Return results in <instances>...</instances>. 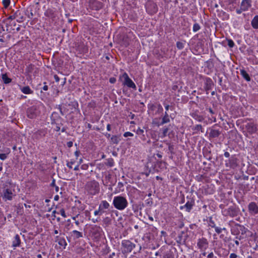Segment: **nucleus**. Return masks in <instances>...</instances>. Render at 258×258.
<instances>
[{
    "label": "nucleus",
    "mask_w": 258,
    "mask_h": 258,
    "mask_svg": "<svg viewBox=\"0 0 258 258\" xmlns=\"http://www.w3.org/2000/svg\"><path fill=\"white\" fill-rule=\"evenodd\" d=\"M113 205L116 209L123 210L127 207L128 202L125 198L119 196L114 198Z\"/></svg>",
    "instance_id": "f257e3e1"
},
{
    "label": "nucleus",
    "mask_w": 258,
    "mask_h": 258,
    "mask_svg": "<svg viewBox=\"0 0 258 258\" xmlns=\"http://www.w3.org/2000/svg\"><path fill=\"white\" fill-rule=\"evenodd\" d=\"M86 187L87 190L91 195H95L98 193L100 190L99 183L95 180L88 182Z\"/></svg>",
    "instance_id": "f03ea898"
},
{
    "label": "nucleus",
    "mask_w": 258,
    "mask_h": 258,
    "mask_svg": "<svg viewBox=\"0 0 258 258\" xmlns=\"http://www.w3.org/2000/svg\"><path fill=\"white\" fill-rule=\"evenodd\" d=\"M122 78L124 79L123 85L126 86L128 88H133L135 90L136 89V85L129 78L128 75L126 73H124L122 75Z\"/></svg>",
    "instance_id": "7ed1b4c3"
},
{
    "label": "nucleus",
    "mask_w": 258,
    "mask_h": 258,
    "mask_svg": "<svg viewBox=\"0 0 258 258\" xmlns=\"http://www.w3.org/2000/svg\"><path fill=\"white\" fill-rule=\"evenodd\" d=\"M38 114V111L36 106H32L27 110V115L29 118H34Z\"/></svg>",
    "instance_id": "20e7f679"
},
{
    "label": "nucleus",
    "mask_w": 258,
    "mask_h": 258,
    "mask_svg": "<svg viewBox=\"0 0 258 258\" xmlns=\"http://www.w3.org/2000/svg\"><path fill=\"white\" fill-rule=\"evenodd\" d=\"M122 246L124 248L125 252H131L135 247V245L130 240H124L122 241Z\"/></svg>",
    "instance_id": "39448f33"
},
{
    "label": "nucleus",
    "mask_w": 258,
    "mask_h": 258,
    "mask_svg": "<svg viewBox=\"0 0 258 258\" xmlns=\"http://www.w3.org/2000/svg\"><path fill=\"white\" fill-rule=\"evenodd\" d=\"M197 245L201 250H205L208 247L209 243L206 238H202L198 239Z\"/></svg>",
    "instance_id": "423d86ee"
},
{
    "label": "nucleus",
    "mask_w": 258,
    "mask_h": 258,
    "mask_svg": "<svg viewBox=\"0 0 258 258\" xmlns=\"http://www.w3.org/2000/svg\"><path fill=\"white\" fill-rule=\"evenodd\" d=\"M44 15L52 21H54L57 17V12L53 9H48L45 12Z\"/></svg>",
    "instance_id": "0eeeda50"
},
{
    "label": "nucleus",
    "mask_w": 258,
    "mask_h": 258,
    "mask_svg": "<svg viewBox=\"0 0 258 258\" xmlns=\"http://www.w3.org/2000/svg\"><path fill=\"white\" fill-rule=\"evenodd\" d=\"M248 209L251 214L255 215L258 213V206L254 202L250 203L248 206Z\"/></svg>",
    "instance_id": "6e6552de"
},
{
    "label": "nucleus",
    "mask_w": 258,
    "mask_h": 258,
    "mask_svg": "<svg viewBox=\"0 0 258 258\" xmlns=\"http://www.w3.org/2000/svg\"><path fill=\"white\" fill-rule=\"evenodd\" d=\"M251 0H242L240 5L241 10L244 12L247 11L249 9V8L251 7Z\"/></svg>",
    "instance_id": "1a4fd4ad"
},
{
    "label": "nucleus",
    "mask_w": 258,
    "mask_h": 258,
    "mask_svg": "<svg viewBox=\"0 0 258 258\" xmlns=\"http://www.w3.org/2000/svg\"><path fill=\"white\" fill-rule=\"evenodd\" d=\"M110 207V204L106 201H102L99 205V208L101 213L103 214L106 212V210L108 209Z\"/></svg>",
    "instance_id": "9d476101"
},
{
    "label": "nucleus",
    "mask_w": 258,
    "mask_h": 258,
    "mask_svg": "<svg viewBox=\"0 0 258 258\" xmlns=\"http://www.w3.org/2000/svg\"><path fill=\"white\" fill-rule=\"evenodd\" d=\"M245 128L247 131L251 134L255 133L256 131L255 125L252 122L247 123L245 125Z\"/></svg>",
    "instance_id": "9b49d317"
},
{
    "label": "nucleus",
    "mask_w": 258,
    "mask_h": 258,
    "mask_svg": "<svg viewBox=\"0 0 258 258\" xmlns=\"http://www.w3.org/2000/svg\"><path fill=\"white\" fill-rule=\"evenodd\" d=\"M20 243L21 240L20 236L18 234H16L12 242V247L14 248V249H15L16 247L20 246Z\"/></svg>",
    "instance_id": "f8f14e48"
},
{
    "label": "nucleus",
    "mask_w": 258,
    "mask_h": 258,
    "mask_svg": "<svg viewBox=\"0 0 258 258\" xmlns=\"http://www.w3.org/2000/svg\"><path fill=\"white\" fill-rule=\"evenodd\" d=\"M102 229L100 226L94 225L92 227V232L97 236L100 235Z\"/></svg>",
    "instance_id": "ddd939ff"
},
{
    "label": "nucleus",
    "mask_w": 258,
    "mask_h": 258,
    "mask_svg": "<svg viewBox=\"0 0 258 258\" xmlns=\"http://www.w3.org/2000/svg\"><path fill=\"white\" fill-rule=\"evenodd\" d=\"M170 122L169 116L168 113L165 111L164 116L162 119V121L159 124H157L158 126L163 125L165 123Z\"/></svg>",
    "instance_id": "4468645a"
},
{
    "label": "nucleus",
    "mask_w": 258,
    "mask_h": 258,
    "mask_svg": "<svg viewBox=\"0 0 258 258\" xmlns=\"http://www.w3.org/2000/svg\"><path fill=\"white\" fill-rule=\"evenodd\" d=\"M59 245V248L61 249H64L66 248L67 245V243L64 239V238H62L60 239H58V242H57Z\"/></svg>",
    "instance_id": "2eb2a0df"
},
{
    "label": "nucleus",
    "mask_w": 258,
    "mask_h": 258,
    "mask_svg": "<svg viewBox=\"0 0 258 258\" xmlns=\"http://www.w3.org/2000/svg\"><path fill=\"white\" fill-rule=\"evenodd\" d=\"M240 75L247 82H249L251 80L248 74L244 70H240Z\"/></svg>",
    "instance_id": "dca6fc26"
},
{
    "label": "nucleus",
    "mask_w": 258,
    "mask_h": 258,
    "mask_svg": "<svg viewBox=\"0 0 258 258\" xmlns=\"http://www.w3.org/2000/svg\"><path fill=\"white\" fill-rule=\"evenodd\" d=\"M251 24L253 28L258 29V15L254 17L251 22Z\"/></svg>",
    "instance_id": "f3484780"
},
{
    "label": "nucleus",
    "mask_w": 258,
    "mask_h": 258,
    "mask_svg": "<svg viewBox=\"0 0 258 258\" xmlns=\"http://www.w3.org/2000/svg\"><path fill=\"white\" fill-rule=\"evenodd\" d=\"M4 197L5 199L11 200L13 197V194L11 190L8 189H6L4 194Z\"/></svg>",
    "instance_id": "a211bd4d"
},
{
    "label": "nucleus",
    "mask_w": 258,
    "mask_h": 258,
    "mask_svg": "<svg viewBox=\"0 0 258 258\" xmlns=\"http://www.w3.org/2000/svg\"><path fill=\"white\" fill-rule=\"evenodd\" d=\"M102 7L101 3L94 1L92 3V8L95 10H99Z\"/></svg>",
    "instance_id": "6ab92c4d"
},
{
    "label": "nucleus",
    "mask_w": 258,
    "mask_h": 258,
    "mask_svg": "<svg viewBox=\"0 0 258 258\" xmlns=\"http://www.w3.org/2000/svg\"><path fill=\"white\" fill-rule=\"evenodd\" d=\"M21 91L25 94H30L33 93V91L31 90L29 86H25L21 89Z\"/></svg>",
    "instance_id": "aec40b11"
},
{
    "label": "nucleus",
    "mask_w": 258,
    "mask_h": 258,
    "mask_svg": "<svg viewBox=\"0 0 258 258\" xmlns=\"http://www.w3.org/2000/svg\"><path fill=\"white\" fill-rule=\"evenodd\" d=\"M2 79L5 84H9L12 81V79L9 78L6 74L2 75Z\"/></svg>",
    "instance_id": "412c9836"
},
{
    "label": "nucleus",
    "mask_w": 258,
    "mask_h": 258,
    "mask_svg": "<svg viewBox=\"0 0 258 258\" xmlns=\"http://www.w3.org/2000/svg\"><path fill=\"white\" fill-rule=\"evenodd\" d=\"M192 206L193 204L191 202H187L185 205H184L183 206H181L180 207V209H182L183 208H185L186 211L187 212H189L190 210L192 209Z\"/></svg>",
    "instance_id": "4be33fe9"
},
{
    "label": "nucleus",
    "mask_w": 258,
    "mask_h": 258,
    "mask_svg": "<svg viewBox=\"0 0 258 258\" xmlns=\"http://www.w3.org/2000/svg\"><path fill=\"white\" fill-rule=\"evenodd\" d=\"M119 141H120V139L117 136H116V135L112 136L110 138V141L113 144H118Z\"/></svg>",
    "instance_id": "5701e85b"
},
{
    "label": "nucleus",
    "mask_w": 258,
    "mask_h": 258,
    "mask_svg": "<svg viewBox=\"0 0 258 258\" xmlns=\"http://www.w3.org/2000/svg\"><path fill=\"white\" fill-rule=\"evenodd\" d=\"M210 136L213 138L218 137L220 135V132L218 130H213L210 133Z\"/></svg>",
    "instance_id": "b1692460"
},
{
    "label": "nucleus",
    "mask_w": 258,
    "mask_h": 258,
    "mask_svg": "<svg viewBox=\"0 0 258 258\" xmlns=\"http://www.w3.org/2000/svg\"><path fill=\"white\" fill-rule=\"evenodd\" d=\"M162 133L161 135V138H164L166 136H167V133L169 131V128L166 127H164L163 128H162Z\"/></svg>",
    "instance_id": "393cba45"
},
{
    "label": "nucleus",
    "mask_w": 258,
    "mask_h": 258,
    "mask_svg": "<svg viewBox=\"0 0 258 258\" xmlns=\"http://www.w3.org/2000/svg\"><path fill=\"white\" fill-rule=\"evenodd\" d=\"M73 233L77 238H79L83 236L82 233L77 230L73 231Z\"/></svg>",
    "instance_id": "a878e982"
},
{
    "label": "nucleus",
    "mask_w": 258,
    "mask_h": 258,
    "mask_svg": "<svg viewBox=\"0 0 258 258\" xmlns=\"http://www.w3.org/2000/svg\"><path fill=\"white\" fill-rule=\"evenodd\" d=\"M201 29V27L200 25L198 23H195L194 24L192 30L194 32H196L199 31Z\"/></svg>",
    "instance_id": "bb28decb"
},
{
    "label": "nucleus",
    "mask_w": 258,
    "mask_h": 258,
    "mask_svg": "<svg viewBox=\"0 0 258 258\" xmlns=\"http://www.w3.org/2000/svg\"><path fill=\"white\" fill-rule=\"evenodd\" d=\"M2 3L5 8H7L10 4V0H3Z\"/></svg>",
    "instance_id": "cd10ccee"
},
{
    "label": "nucleus",
    "mask_w": 258,
    "mask_h": 258,
    "mask_svg": "<svg viewBox=\"0 0 258 258\" xmlns=\"http://www.w3.org/2000/svg\"><path fill=\"white\" fill-rule=\"evenodd\" d=\"M176 46L179 49H182L184 47V44L180 41L176 42Z\"/></svg>",
    "instance_id": "c85d7f7f"
},
{
    "label": "nucleus",
    "mask_w": 258,
    "mask_h": 258,
    "mask_svg": "<svg viewBox=\"0 0 258 258\" xmlns=\"http://www.w3.org/2000/svg\"><path fill=\"white\" fill-rule=\"evenodd\" d=\"M75 161L74 160H71L70 161H69L67 163V166L70 168H72V165L75 163Z\"/></svg>",
    "instance_id": "c756f323"
},
{
    "label": "nucleus",
    "mask_w": 258,
    "mask_h": 258,
    "mask_svg": "<svg viewBox=\"0 0 258 258\" xmlns=\"http://www.w3.org/2000/svg\"><path fill=\"white\" fill-rule=\"evenodd\" d=\"M19 13V11H16L14 15L10 16L8 19L9 20H14L16 18V17L18 16V13Z\"/></svg>",
    "instance_id": "7c9ffc66"
},
{
    "label": "nucleus",
    "mask_w": 258,
    "mask_h": 258,
    "mask_svg": "<svg viewBox=\"0 0 258 258\" xmlns=\"http://www.w3.org/2000/svg\"><path fill=\"white\" fill-rule=\"evenodd\" d=\"M228 45L229 47L232 48L234 45V43L231 39H228Z\"/></svg>",
    "instance_id": "2f4dec72"
},
{
    "label": "nucleus",
    "mask_w": 258,
    "mask_h": 258,
    "mask_svg": "<svg viewBox=\"0 0 258 258\" xmlns=\"http://www.w3.org/2000/svg\"><path fill=\"white\" fill-rule=\"evenodd\" d=\"M7 158V154L5 153H0V159L2 160H5Z\"/></svg>",
    "instance_id": "473e14b6"
},
{
    "label": "nucleus",
    "mask_w": 258,
    "mask_h": 258,
    "mask_svg": "<svg viewBox=\"0 0 258 258\" xmlns=\"http://www.w3.org/2000/svg\"><path fill=\"white\" fill-rule=\"evenodd\" d=\"M60 214L64 218H66L67 217L65 211H64V210L63 209H60Z\"/></svg>",
    "instance_id": "72a5a7b5"
},
{
    "label": "nucleus",
    "mask_w": 258,
    "mask_h": 258,
    "mask_svg": "<svg viewBox=\"0 0 258 258\" xmlns=\"http://www.w3.org/2000/svg\"><path fill=\"white\" fill-rule=\"evenodd\" d=\"M144 130L143 129H141L140 128H139L137 130V134H138V135H143L144 134Z\"/></svg>",
    "instance_id": "f704fd0d"
},
{
    "label": "nucleus",
    "mask_w": 258,
    "mask_h": 258,
    "mask_svg": "<svg viewBox=\"0 0 258 258\" xmlns=\"http://www.w3.org/2000/svg\"><path fill=\"white\" fill-rule=\"evenodd\" d=\"M123 136L124 137H128V136L132 137V136H133V134L132 133H131V132H125V133H124Z\"/></svg>",
    "instance_id": "c9c22d12"
},
{
    "label": "nucleus",
    "mask_w": 258,
    "mask_h": 258,
    "mask_svg": "<svg viewBox=\"0 0 258 258\" xmlns=\"http://www.w3.org/2000/svg\"><path fill=\"white\" fill-rule=\"evenodd\" d=\"M94 214L95 216L98 215H101L103 214L102 213H101V211H100L99 208L98 209V210L95 211Z\"/></svg>",
    "instance_id": "e433bc0d"
},
{
    "label": "nucleus",
    "mask_w": 258,
    "mask_h": 258,
    "mask_svg": "<svg viewBox=\"0 0 258 258\" xmlns=\"http://www.w3.org/2000/svg\"><path fill=\"white\" fill-rule=\"evenodd\" d=\"M195 129L197 131H200L202 129V126L201 124L196 125L195 126Z\"/></svg>",
    "instance_id": "4c0bfd02"
},
{
    "label": "nucleus",
    "mask_w": 258,
    "mask_h": 258,
    "mask_svg": "<svg viewBox=\"0 0 258 258\" xmlns=\"http://www.w3.org/2000/svg\"><path fill=\"white\" fill-rule=\"evenodd\" d=\"M215 229L216 232L218 234H220L222 232V229L221 228H219L218 227H215Z\"/></svg>",
    "instance_id": "58836bf2"
},
{
    "label": "nucleus",
    "mask_w": 258,
    "mask_h": 258,
    "mask_svg": "<svg viewBox=\"0 0 258 258\" xmlns=\"http://www.w3.org/2000/svg\"><path fill=\"white\" fill-rule=\"evenodd\" d=\"M239 226L240 227V229L242 231V234L245 233L246 232L245 227L241 225H239Z\"/></svg>",
    "instance_id": "ea45409f"
},
{
    "label": "nucleus",
    "mask_w": 258,
    "mask_h": 258,
    "mask_svg": "<svg viewBox=\"0 0 258 258\" xmlns=\"http://www.w3.org/2000/svg\"><path fill=\"white\" fill-rule=\"evenodd\" d=\"M237 255L235 253H232L230 255V258H237Z\"/></svg>",
    "instance_id": "a19ab883"
},
{
    "label": "nucleus",
    "mask_w": 258,
    "mask_h": 258,
    "mask_svg": "<svg viewBox=\"0 0 258 258\" xmlns=\"http://www.w3.org/2000/svg\"><path fill=\"white\" fill-rule=\"evenodd\" d=\"M214 257V254L213 252H212L210 253L207 256V258H213Z\"/></svg>",
    "instance_id": "79ce46f5"
},
{
    "label": "nucleus",
    "mask_w": 258,
    "mask_h": 258,
    "mask_svg": "<svg viewBox=\"0 0 258 258\" xmlns=\"http://www.w3.org/2000/svg\"><path fill=\"white\" fill-rule=\"evenodd\" d=\"M73 142L72 141H70V142H68L67 144V146L69 147V148H71L73 146Z\"/></svg>",
    "instance_id": "37998d69"
},
{
    "label": "nucleus",
    "mask_w": 258,
    "mask_h": 258,
    "mask_svg": "<svg viewBox=\"0 0 258 258\" xmlns=\"http://www.w3.org/2000/svg\"><path fill=\"white\" fill-rule=\"evenodd\" d=\"M236 11L237 14H240L242 12H244L243 10H241V7L240 8V9H237Z\"/></svg>",
    "instance_id": "c03bdc74"
},
{
    "label": "nucleus",
    "mask_w": 258,
    "mask_h": 258,
    "mask_svg": "<svg viewBox=\"0 0 258 258\" xmlns=\"http://www.w3.org/2000/svg\"><path fill=\"white\" fill-rule=\"evenodd\" d=\"M116 79L114 78H111L109 79V82L112 84L114 83Z\"/></svg>",
    "instance_id": "a18cd8bd"
},
{
    "label": "nucleus",
    "mask_w": 258,
    "mask_h": 258,
    "mask_svg": "<svg viewBox=\"0 0 258 258\" xmlns=\"http://www.w3.org/2000/svg\"><path fill=\"white\" fill-rule=\"evenodd\" d=\"M88 165H86V164H83L81 166V169H82L83 170H86L88 168Z\"/></svg>",
    "instance_id": "49530a36"
},
{
    "label": "nucleus",
    "mask_w": 258,
    "mask_h": 258,
    "mask_svg": "<svg viewBox=\"0 0 258 258\" xmlns=\"http://www.w3.org/2000/svg\"><path fill=\"white\" fill-rule=\"evenodd\" d=\"M54 78L55 82H58L59 81V78L56 75H55L54 76Z\"/></svg>",
    "instance_id": "de8ad7c7"
},
{
    "label": "nucleus",
    "mask_w": 258,
    "mask_h": 258,
    "mask_svg": "<svg viewBox=\"0 0 258 258\" xmlns=\"http://www.w3.org/2000/svg\"><path fill=\"white\" fill-rule=\"evenodd\" d=\"M45 85L43 87V90L44 91H47L48 90V86L46 85V83H44Z\"/></svg>",
    "instance_id": "09e8293b"
},
{
    "label": "nucleus",
    "mask_w": 258,
    "mask_h": 258,
    "mask_svg": "<svg viewBox=\"0 0 258 258\" xmlns=\"http://www.w3.org/2000/svg\"><path fill=\"white\" fill-rule=\"evenodd\" d=\"M210 225L212 227H214L215 228V227H216L215 226V224L214 223V222L213 221H210Z\"/></svg>",
    "instance_id": "8fccbe9b"
},
{
    "label": "nucleus",
    "mask_w": 258,
    "mask_h": 258,
    "mask_svg": "<svg viewBox=\"0 0 258 258\" xmlns=\"http://www.w3.org/2000/svg\"><path fill=\"white\" fill-rule=\"evenodd\" d=\"M50 185L52 186H54L55 187V186H56L55 185V180L54 179H53L51 184H50Z\"/></svg>",
    "instance_id": "3c124183"
},
{
    "label": "nucleus",
    "mask_w": 258,
    "mask_h": 258,
    "mask_svg": "<svg viewBox=\"0 0 258 258\" xmlns=\"http://www.w3.org/2000/svg\"><path fill=\"white\" fill-rule=\"evenodd\" d=\"M62 237H60L59 236H56L55 237V242H58V239H61Z\"/></svg>",
    "instance_id": "603ef678"
},
{
    "label": "nucleus",
    "mask_w": 258,
    "mask_h": 258,
    "mask_svg": "<svg viewBox=\"0 0 258 258\" xmlns=\"http://www.w3.org/2000/svg\"><path fill=\"white\" fill-rule=\"evenodd\" d=\"M224 156H225V157H226V158H228V157H229V156H230V154H229V152H225L224 153Z\"/></svg>",
    "instance_id": "864d4df0"
},
{
    "label": "nucleus",
    "mask_w": 258,
    "mask_h": 258,
    "mask_svg": "<svg viewBox=\"0 0 258 258\" xmlns=\"http://www.w3.org/2000/svg\"><path fill=\"white\" fill-rule=\"evenodd\" d=\"M79 169V164H78L77 165H76L75 168H74V170L75 171H78Z\"/></svg>",
    "instance_id": "5fc2aeb1"
},
{
    "label": "nucleus",
    "mask_w": 258,
    "mask_h": 258,
    "mask_svg": "<svg viewBox=\"0 0 258 258\" xmlns=\"http://www.w3.org/2000/svg\"><path fill=\"white\" fill-rule=\"evenodd\" d=\"M169 105H168V104H166L165 105V109H166V111L167 112V111H168L169 110Z\"/></svg>",
    "instance_id": "6e6d98bb"
},
{
    "label": "nucleus",
    "mask_w": 258,
    "mask_h": 258,
    "mask_svg": "<svg viewBox=\"0 0 258 258\" xmlns=\"http://www.w3.org/2000/svg\"><path fill=\"white\" fill-rule=\"evenodd\" d=\"M107 130L108 131H110L111 130V126L109 124H108L107 125Z\"/></svg>",
    "instance_id": "4d7b16f0"
},
{
    "label": "nucleus",
    "mask_w": 258,
    "mask_h": 258,
    "mask_svg": "<svg viewBox=\"0 0 258 258\" xmlns=\"http://www.w3.org/2000/svg\"><path fill=\"white\" fill-rule=\"evenodd\" d=\"M75 154L76 156L77 157H78L79 156V151H76V152H75Z\"/></svg>",
    "instance_id": "13d9d810"
},
{
    "label": "nucleus",
    "mask_w": 258,
    "mask_h": 258,
    "mask_svg": "<svg viewBox=\"0 0 258 258\" xmlns=\"http://www.w3.org/2000/svg\"><path fill=\"white\" fill-rule=\"evenodd\" d=\"M33 16V14L32 12H31L30 14L29 15V18H32Z\"/></svg>",
    "instance_id": "bf43d9fd"
},
{
    "label": "nucleus",
    "mask_w": 258,
    "mask_h": 258,
    "mask_svg": "<svg viewBox=\"0 0 258 258\" xmlns=\"http://www.w3.org/2000/svg\"><path fill=\"white\" fill-rule=\"evenodd\" d=\"M115 255V253L113 252L109 255V258H112Z\"/></svg>",
    "instance_id": "052dcab7"
},
{
    "label": "nucleus",
    "mask_w": 258,
    "mask_h": 258,
    "mask_svg": "<svg viewBox=\"0 0 258 258\" xmlns=\"http://www.w3.org/2000/svg\"><path fill=\"white\" fill-rule=\"evenodd\" d=\"M105 136L107 138H109L110 137V134L108 133H106Z\"/></svg>",
    "instance_id": "680f3d73"
},
{
    "label": "nucleus",
    "mask_w": 258,
    "mask_h": 258,
    "mask_svg": "<svg viewBox=\"0 0 258 258\" xmlns=\"http://www.w3.org/2000/svg\"><path fill=\"white\" fill-rule=\"evenodd\" d=\"M58 199H59V197L57 195L55 196L54 198L55 201H57L58 200Z\"/></svg>",
    "instance_id": "e2e57ef3"
},
{
    "label": "nucleus",
    "mask_w": 258,
    "mask_h": 258,
    "mask_svg": "<svg viewBox=\"0 0 258 258\" xmlns=\"http://www.w3.org/2000/svg\"><path fill=\"white\" fill-rule=\"evenodd\" d=\"M55 190L56 192H58L59 190V187L57 186H55Z\"/></svg>",
    "instance_id": "0e129e2a"
},
{
    "label": "nucleus",
    "mask_w": 258,
    "mask_h": 258,
    "mask_svg": "<svg viewBox=\"0 0 258 258\" xmlns=\"http://www.w3.org/2000/svg\"><path fill=\"white\" fill-rule=\"evenodd\" d=\"M209 112L211 113V114H214V112L213 111V110L211 109V108H209Z\"/></svg>",
    "instance_id": "69168bd1"
},
{
    "label": "nucleus",
    "mask_w": 258,
    "mask_h": 258,
    "mask_svg": "<svg viewBox=\"0 0 258 258\" xmlns=\"http://www.w3.org/2000/svg\"><path fill=\"white\" fill-rule=\"evenodd\" d=\"M37 258H42V255H41V254H38L37 255Z\"/></svg>",
    "instance_id": "338daca9"
},
{
    "label": "nucleus",
    "mask_w": 258,
    "mask_h": 258,
    "mask_svg": "<svg viewBox=\"0 0 258 258\" xmlns=\"http://www.w3.org/2000/svg\"><path fill=\"white\" fill-rule=\"evenodd\" d=\"M54 233L55 234H58V230H56V229H55V230H54Z\"/></svg>",
    "instance_id": "774afa93"
}]
</instances>
